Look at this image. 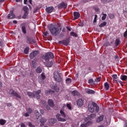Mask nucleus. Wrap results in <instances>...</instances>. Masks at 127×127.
<instances>
[{
    "instance_id": "6e6552de",
    "label": "nucleus",
    "mask_w": 127,
    "mask_h": 127,
    "mask_svg": "<svg viewBox=\"0 0 127 127\" xmlns=\"http://www.w3.org/2000/svg\"><path fill=\"white\" fill-rule=\"evenodd\" d=\"M45 79H46V76H45V74H44V73L43 72L41 74V76L39 77L38 80H39V83H40L41 84L43 83Z\"/></svg>"
},
{
    "instance_id": "20e7f679",
    "label": "nucleus",
    "mask_w": 127,
    "mask_h": 127,
    "mask_svg": "<svg viewBox=\"0 0 127 127\" xmlns=\"http://www.w3.org/2000/svg\"><path fill=\"white\" fill-rule=\"evenodd\" d=\"M9 94L11 95V96L16 97V98H17L18 99H21V96H20V94H18L13 89H10L9 90Z\"/></svg>"
},
{
    "instance_id": "cd10ccee",
    "label": "nucleus",
    "mask_w": 127,
    "mask_h": 127,
    "mask_svg": "<svg viewBox=\"0 0 127 127\" xmlns=\"http://www.w3.org/2000/svg\"><path fill=\"white\" fill-rule=\"evenodd\" d=\"M87 125H92V122L89 121L87 123V124H82L80 125L81 127H86Z\"/></svg>"
},
{
    "instance_id": "393cba45",
    "label": "nucleus",
    "mask_w": 127,
    "mask_h": 127,
    "mask_svg": "<svg viewBox=\"0 0 127 127\" xmlns=\"http://www.w3.org/2000/svg\"><path fill=\"white\" fill-rule=\"evenodd\" d=\"M115 47H118L121 44V40L120 39H116L115 40Z\"/></svg>"
},
{
    "instance_id": "864d4df0",
    "label": "nucleus",
    "mask_w": 127,
    "mask_h": 127,
    "mask_svg": "<svg viewBox=\"0 0 127 127\" xmlns=\"http://www.w3.org/2000/svg\"><path fill=\"white\" fill-rule=\"evenodd\" d=\"M115 60H119V56L118 55H116L114 57Z\"/></svg>"
},
{
    "instance_id": "9d476101",
    "label": "nucleus",
    "mask_w": 127,
    "mask_h": 127,
    "mask_svg": "<svg viewBox=\"0 0 127 127\" xmlns=\"http://www.w3.org/2000/svg\"><path fill=\"white\" fill-rule=\"evenodd\" d=\"M39 52L38 51H33L29 55L30 58L31 59H33L34 57L37 56Z\"/></svg>"
},
{
    "instance_id": "ea45409f",
    "label": "nucleus",
    "mask_w": 127,
    "mask_h": 127,
    "mask_svg": "<svg viewBox=\"0 0 127 127\" xmlns=\"http://www.w3.org/2000/svg\"><path fill=\"white\" fill-rule=\"evenodd\" d=\"M40 122H42L43 123H46V122H47V119H45L44 117H43L41 119Z\"/></svg>"
},
{
    "instance_id": "4d7b16f0",
    "label": "nucleus",
    "mask_w": 127,
    "mask_h": 127,
    "mask_svg": "<svg viewBox=\"0 0 127 127\" xmlns=\"http://www.w3.org/2000/svg\"><path fill=\"white\" fill-rule=\"evenodd\" d=\"M27 1H28V0H24V4H27Z\"/></svg>"
},
{
    "instance_id": "49530a36",
    "label": "nucleus",
    "mask_w": 127,
    "mask_h": 127,
    "mask_svg": "<svg viewBox=\"0 0 127 127\" xmlns=\"http://www.w3.org/2000/svg\"><path fill=\"white\" fill-rule=\"evenodd\" d=\"M45 93L46 95H49V94H50V93H51V90H50V89L47 90L45 92Z\"/></svg>"
},
{
    "instance_id": "a19ab883",
    "label": "nucleus",
    "mask_w": 127,
    "mask_h": 127,
    "mask_svg": "<svg viewBox=\"0 0 127 127\" xmlns=\"http://www.w3.org/2000/svg\"><path fill=\"white\" fill-rule=\"evenodd\" d=\"M32 65L33 68H35V67H36V62H35L34 61H32Z\"/></svg>"
},
{
    "instance_id": "0eeeda50",
    "label": "nucleus",
    "mask_w": 127,
    "mask_h": 127,
    "mask_svg": "<svg viewBox=\"0 0 127 127\" xmlns=\"http://www.w3.org/2000/svg\"><path fill=\"white\" fill-rule=\"evenodd\" d=\"M40 94H41V90L34 91V98L36 99H40Z\"/></svg>"
},
{
    "instance_id": "72a5a7b5",
    "label": "nucleus",
    "mask_w": 127,
    "mask_h": 127,
    "mask_svg": "<svg viewBox=\"0 0 127 127\" xmlns=\"http://www.w3.org/2000/svg\"><path fill=\"white\" fill-rule=\"evenodd\" d=\"M65 82L66 84H70V83L72 82V79L70 78H67L65 79Z\"/></svg>"
},
{
    "instance_id": "0e129e2a",
    "label": "nucleus",
    "mask_w": 127,
    "mask_h": 127,
    "mask_svg": "<svg viewBox=\"0 0 127 127\" xmlns=\"http://www.w3.org/2000/svg\"><path fill=\"white\" fill-rule=\"evenodd\" d=\"M37 10H38L37 8L34 9V10H33L34 13H35V12H37Z\"/></svg>"
},
{
    "instance_id": "a878e982",
    "label": "nucleus",
    "mask_w": 127,
    "mask_h": 127,
    "mask_svg": "<svg viewBox=\"0 0 127 127\" xmlns=\"http://www.w3.org/2000/svg\"><path fill=\"white\" fill-rule=\"evenodd\" d=\"M27 95L30 97V98H34V91L33 92H31L30 91H28L27 92Z\"/></svg>"
},
{
    "instance_id": "4c0bfd02",
    "label": "nucleus",
    "mask_w": 127,
    "mask_h": 127,
    "mask_svg": "<svg viewBox=\"0 0 127 127\" xmlns=\"http://www.w3.org/2000/svg\"><path fill=\"white\" fill-rule=\"evenodd\" d=\"M103 16L102 17V20H105L107 18V14L102 13Z\"/></svg>"
},
{
    "instance_id": "6e6d98bb",
    "label": "nucleus",
    "mask_w": 127,
    "mask_h": 127,
    "mask_svg": "<svg viewBox=\"0 0 127 127\" xmlns=\"http://www.w3.org/2000/svg\"><path fill=\"white\" fill-rule=\"evenodd\" d=\"M40 112L41 113V114L42 115H44V110H42V109H41L40 110Z\"/></svg>"
},
{
    "instance_id": "f3484780",
    "label": "nucleus",
    "mask_w": 127,
    "mask_h": 127,
    "mask_svg": "<svg viewBox=\"0 0 127 127\" xmlns=\"http://www.w3.org/2000/svg\"><path fill=\"white\" fill-rule=\"evenodd\" d=\"M48 103L49 106H50L51 108H54L55 105L54 104V102L53 101V100H52V99H49Z\"/></svg>"
},
{
    "instance_id": "5fc2aeb1",
    "label": "nucleus",
    "mask_w": 127,
    "mask_h": 127,
    "mask_svg": "<svg viewBox=\"0 0 127 127\" xmlns=\"http://www.w3.org/2000/svg\"><path fill=\"white\" fill-rule=\"evenodd\" d=\"M40 123H41V124H40V127L43 126L44 125V124L45 123L42 122H41V121H40Z\"/></svg>"
},
{
    "instance_id": "1a4fd4ad",
    "label": "nucleus",
    "mask_w": 127,
    "mask_h": 127,
    "mask_svg": "<svg viewBox=\"0 0 127 127\" xmlns=\"http://www.w3.org/2000/svg\"><path fill=\"white\" fill-rule=\"evenodd\" d=\"M88 109L89 112L90 113H94L95 112V108L94 105H93V102L88 104Z\"/></svg>"
},
{
    "instance_id": "4be33fe9",
    "label": "nucleus",
    "mask_w": 127,
    "mask_h": 127,
    "mask_svg": "<svg viewBox=\"0 0 127 127\" xmlns=\"http://www.w3.org/2000/svg\"><path fill=\"white\" fill-rule=\"evenodd\" d=\"M21 25L22 26L21 29H22V33L24 34H26V33H27L26 27H25V25H23V24H21Z\"/></svg>"
},
{
    "instance_id": "473e14b6",
    "label": "nucleus",
    "mask_w": 127,
    "mask_h": 127,
    "mask_svg": "<svg viewBox=\"0 0 127 127\" xmlns=\"http://www.w3.org/2000/svg\"><path fill=\"white\" fill-rule=\"evenodd\" d=\"M36 73H41V72H42V69H41L40 67H38L36 69Z\"/></svg>"
},
{
    "instance_id": "de8ad7c7",
    "label": "nucleus",
    "mask_w": 127,
    "mask_h": 127,
    "mask_svg": "<svg viewBox=\"0 0 127 127\" xmlns=\"http://www.w3.org/2000/svg\"><path fill=\"white\" fill-rule=\"evenodd\" d=\"M32 39L30 38H28L27 40V43H29V44H30V43H31V40Z\"/></svg>"
},
{
    "instance_id": "2f4dec72",
    "label": "nucleus",
    "mask_w": 127,
    "mask_h": 127,
    "mask_svg": "<svg viewBox=\"0 0 127 127\" xmlns=\"http://www.w3.org/2000/svg\"><path fill=\"white\" fill-rule=\"evenodd\" d=\"M28 52H29V47H27L24 50V54H28Z\"/></svg>"
},
{
    "instance_id": "39448f33",
    "label": "nucleus",
    "mask_w": 127,
    "mask_h": 127,
    "mask_svg": "<svg viewBox=\"0 0 127 127\" xmlns=\"http://www.w3.org/2000/svg\"><path fill=\"white\" fill-rule=\"evenodd\" d=\"M54 78L56 82H61V77L58 71H55L54 73Z\"/></svg>"
},
{
    "instance_id": "8fccbe9b",
    "label": "nucleus",
    "mask_w": 127,
    "mask_h": 127,
    "mask_svg": "<svg viewBox=\"0 0 127 127\" xmlns=\"http://www.w3.org/2000/svg\"><path fill=\"white\" fill-rule=\"evenodd\" d=\"M112 77L113 78V79L114 80H116V79H117L118 78V75L117 74H113L112 75Z\"/></svg>"
},
{
    "instance_id": "f8f14e48",
    "label": "nucleus",
    "mask_w": 127,
    "mask_h": 127,
    "mask_svg": "<svg viewBox=\"0 0 127 127\" xmlns=\"http://www.w3.org/2000/svg\"><path fill=\"white\" fill-rule=\"evenodd\" d=\"M67 4L64 2H62L60 4L58 5V8L59 9H62V8H67Z\"/></svg>"
},
{
    "instance_id": "69168bd1",
    "label": "nucleus",
    "mask_w": 127,
    "mask_h": 127,
    "mask_svg": "<svg viewBox=\"0 0 127 127\" xmlns=\"http://www.w3.org/2000/svg\"><path fill=\"white\" fill-rule=\"evenodd\" d=\"M100 80H101V78H98L96 79V82H100Z\"/></svg>"
},
{
    "instance_id": "79ce46f5",
    "label": "nucleus",
    "mask_w": 127,
    "mask_h": 127,
    "mask_svg": "<svg viewBox=\"0 0 127 127\" xmlns=\"http://www.w3.org/2000/svg\"><path fill=\"white\" fill-rule=\"evenodd\" d=\"M70 35H71V36H74V37H77V34L74 32H70Z\"/></svg>"
},
{
    "instance_id": "bb28decb",
    "label": "nucleus",
    "mask_w": 127,
    "mask_h": 127,
    "mask_svg": "<svg viewBox=\"0 0 127 127\" xmlns=\"http://www.w3.org/2000/svg\"><path fill=\"white\" fill-rule=\"evenodd\" d=\"M104 87L106 91H109L110 89V84H109V83L106 82L104 83Z\"/></svg>"
},
{
    "instance_id": "37998d69",
    "label": "nucleus",
    "mask_w": 127,
    "mask_h": 127,
    "mask_svg": "<svg viewBox=\"0 0 127 127\" xmlns=\"http://www.w3.org/2000/svg\"><path fill=\"white\" fill-rule=\"evenodd\" d=\"M24 12L28 11V7L24 6L23 8Z\"/></svg>"
},
{
    "instance_id": "680f3d73",
    "label": "nucleus",
    "mask_w": 127,
    "mask_h": 127,
    "mask_svg": "<svg viewBox=\"0 0 127 127\" xmlns=\"http://www.w3.org/2000/svg\"><path fill=\"white\" fill-rule=\"evenodd\" d=\"M110 17H111L112 18H114V17H115V16L114 15V14H111L110 15Z\"/></svg>"
},
{
    "instance_id": "f257e3e1",
    "label": "nucleus",
    "mask_w": 127,
    "mask_h": 127,
    "mask_svg": "<svg viewBox=\"0 0 127 127\" xmlns=\"http://www.w3.org/2000/svg\"><path fill=\"white\" fill-rule=\"evenodd\" d=\"M48 29L54 36H57L59 34V28L55 24H51L48 27Z\"/></svg>"
},
{
    "instance_id": "423d86ee",
    "label": "nucleus",
    "mask_w": 127,
    "mask_h": 127,
    "mask_svg": "<svg viewBox=\"0 0 127 127\" xmlns=\"http://www.w3.org/2000/svg\"><path fill=\"white\" fill-rule=\"evenodd\" d=\"M69 43H70L69 38H66L65 40L60 41L59 42V44H63V45H64L65 46H68Z\"/></svg>"
},
{
    "instance_id": "aec40b11",
    "label": "nucleus",
    "mask_w": 127,
    "mask_h": 127,
    "mask_svg": "<svg viewBox=\"0 0 127 127\" xmlns=\"http://www.w3.org/2000/svg\"><path fill=\"white\" fill-rule=\"evenodd\" d=\"M56 122H57V120L56 119H51L49 121V123L51 126L54 125V124H56Z\"/></svg>"
},
{
    "instance_id": "f704fd0d",
    "label": "nucleus",
    "mask_w": 127,
    "mask_h": 127,
    "mask_svg": "<svg viewBox=\"0 0 127 127\" xmlns=\"http://www.w3.org/2000/svg\"><path fill=\"white\" fill-rule=\"evenodd\" d=\"M106 25H107V22H103L99 25V27H104V26H106Z\"/></svg>"
},
{
    "instance_id": "b1692460",
    "label": "nucleus",
    "mask_w": 127,
    "mask_h": 127,
    "mask_svg": "<svg viewBox=\"0 0 127 127\" xmlns=\"http://www.w3.org/2000/svg\"><path fill=\"white\" fill-rule=\"evenodd\" d=\"M72 95H73L74 96H77V97H79L80 93L77 91V90H74L72 92Z\"/></svg>"
},
{
    "instance_id": "dca6fc26",
    "label": "nucleus",
    "mask_w": 127,
    "mask_h": 127,
    "mask_svg": "<svg viewBox=\"0 0 127 127\" xmlns=\"http://www.w3.org/2000/svg\"><path fill=\"white\" fill-rule=\"evenodd\" d=\"M85 91L86 92V93H87V94H95V93H96V92L92 89H90L89 88H86L85 89Z\"/></svg>"
},
{
    "instance_id": "7c9ffc66",
    "label": "nucleus",
    "mask_w": 127,
    "mask_h": 127,
    "mask_svg": "<svg viewBox=\"0 0 127 127\" xmlns=\"http://www.w3.org/2000/svg\"><path fill=\"white\" fill-rule=\"evenodd\" d=\"M5 123H6V121L2 119H0V125L1 126H4V125H5Z\"/></svg>"
},
{
    "instance_id": "4468645a",
    "label": "nucleus",
    "mask_w": 127,
    "mask_h": 127,
    "mask_svg": "<svg viewBox=\"0 0 127 127\" xmlns=\"http://www.w3.org/2000/svg\"><path fill=\"white\" fill-rule=\"evenodd\" d=\"M76 105L78 107H83V105H84V101H83V99H79L77 100L76 101Z\"/></svg>"
},
{
    "instance_id": "338daca9",
    "label": "nucleus",
    "mask_w": 127,
    "mask_h": 127,
    "mask_svg": "<svg viewBox=\"0 0 127 127\" xmlns=\"http://www.w3.org/2000/svg\"><path fill=\"white\" fill-rule=\"evenodd\" d=\"M93 22H94V23L97 22V18H94Z\"/></svg>"
},
{
    "instance_id": "bf43d9fd",
    "label": "nucleus",
    "mask_w": 127,
    "mask_h": 127,
    "mask_svg": "<svg viewBox=\"0 0 127 127\" xmlns=\"http://www.w3.org/2000/svg\"><path fill=\"white\" fill-rule=\"evenodd\" d=\"M21 127H25V125L23 123H21Z\"/></svg>"
},
{
    "instance_id": "a211bd4d",
    "label": "nucleus",
    "mask_w": 127,
    "mask_h": 127,
    "mask_svg": "<svg viewBox=\"0 0 127 127\" xmlns=\"http://www.w3.org/2000/svg\"><path fill=\"white\" fill-rule=\"evenodd\" d=\"M92 105L93 106H94V108H95L96 113H99V111H100V107L98 106V104L95 102H93Z\"/></svg>"
},
{
    "instance_id": "c03bdc74",
    "label": "nucleus",
    "mask_w": 127,
    "mask_h": 127,
    "mask_svg": "<svg viewBox=\"0 0 127 127\" xmlns=\"http://www.w3.org/2000/svg\"><path fill=\"white\" fill-rule=\"evenodd\" d=\"M104 46H105L106 47H107V46H111V44L109 42H106L104 44Z\"/></svg>"
},
{
    "instance_id": "9b49d317",
    "label": "nucleus",
    "mask_w": 127,
    "mask_h": 127,
    "mask_svg": "<svg viewBox=\"0 0 127 127\" xmlns=\"http://www.w3.org/2000/svg\"><path fill=\"white\" fill-rule=\"evenodd\" d=\"M27 113H25L24 114V116L27 117H29L30 115L32 114V112H33V110L31 109V108H29L26 110Z\"/></svg>"
},
{
    "instance_id": "3c124183",
    "label": "nucleus",
    "mask_w": 127,
    "mask_h": 127,
    "mask_svg": "<svg viewBox=\"0 0 127 127\" xmlns=\"http://www.w3.org/2000/svg\"><path fill=\"white\" fill-rule=\"evenodd\" d=\"M44 35H45V36H48V32L46 31L45 32L43 33Z\"/></svg>"
},
{
    "instance_id": "6ab92c4d",
    "label": "nucleus",
    "mask_w": 127,
    "mask_h": 127,
    "mask_svg": "<svg viewBox=\"0 0 127 127\" xmlns=\"http://www.w3.org/2000/svg\"><path fill=\"white\" fill-rule=\"evenodd\" d=\"M73 16H74V20H76L80 17V13L79 12H74Z\"/></svg>"
},
{
    "instance_id": "774afa93",
    "label": "nucleus",
    "mask_w": 127,
    "mask_h": 127,
    "mask_svg": "<svg viewBox=\"0 0 127 127\" xmlns=\"http://www.w3.org/2000/svg\"><path fill=\"white\" fill-rule=\"evenodd\" d=\"M31 43H35V40L32 39L31 40Z\"/></svg>"
},
{
    "instance_id": "58836bf2",
    "label": "nucleus",
    "mask_w": 127,
    "mask_h": 127,
    "mask_svg": "<svg viewBox=\"0 0 127 127\" xmlns=\"http://www.w3.org/2000/svg\"><path fill=\"white\" fill-rule=\"evenodd\" d=\"M27 15H28V11L24 12L22 18H26V17L27 16Z\"/></svg>"
},
{
    "instance_id": "c9c22d12",
    "label": "nucleus",
    "mask_w": 127,
    "mask_h": 127,
    "mask_svg": "<svg viewBox=\"0 0 127 127\" xmlns=\"http://www.w3.org/2000/svg\"><path fill=\"white\" fill-rule=\"evenodd\" d=\"M66 107L67 109H68V110H69L70 111H72V107H71V104H66Z\"/></svg>"
},
{
    "instance_id": "c85d7f7f",
    "label": "nucleus",
    "mask_w": 127,
    "mask_h": 127,
    "mask_svg": "<svg viewBox=\"0 0 127 127\" xmlns=\"http://www.w3.org/2000/svg\"><path fill=\"white\" fill-rule=\"evenodd\" d=\"M88 119H90V120H92L93 119H95L96 118V114H90L88 116Z\"/></svg>"
},
{
    "instance_id": "f03ea898",
    "label": "nucleus",
    "mask_w": 127,
    "mask_h": 127,
    "mask_svg": "<svg viewBox=\"0 0 127 127\" xmlns=\"http://www.w3.org/2000/svg\"><path fill=\"white\" fill-rule=\"evenodd\" d=\"M60 114H60H57L56 115V118L58 121L59 122H66V119L61 118V116L63 118H66V114H65L64 111L60 110Z\"/></svg>"
},
{
    "instance_id": "5701e85b",
    "label": "nucleus",
    "mask_w": 127,
    "mask_h": 127,
    "mask_svg": "<svg viewBox=\"0 0 127 127\" xmlns=\"http://www.w3.org/2000/svg\"><path fill=\"white\" fill-rule=\"evenodd\" d=\"M45 65L46 66V67H52L53 65V62L51 61L50 62H48L47 63H44Z\"/></svg>"
},
{
    "instance_id": "e433bc0d",
    "label": "nucleus",
    "mask_w": 127,
    "mask_h": 127,
    "mask_svg": "<svg viewBox=\"0 0 127 127\" xmlns=\"http://www.w3.org/2000/svg\"><path fill=\"white\" fill-rule=\"evenodd\" d=\"M44 106H45V109L47 110L48 111H49L50 110V107L47 105H46V103H44Z\"/></svg>"
},
{
    "instance_id": "a18cd8bd",
    "label": "nucleus",
    "mask_w": 127,
    "mask_h": 127,
    "mask_svg": "<svg viewBox=\"0 0 127 127\" xmlns=\"http://www.w3.org/2000/svg\"><path fill=\"white\" fill-rule=\"evenodd\" d=\"M28 126L29 127H35V125H32V123L31 122H29L28 123Z\"/></svg>"
},
{
    "instance_id": "412c9836",
    "label": "nucleus",
    "mask_w": 127,
    "mask_h": 127,
    "mask_svg": "<svg viewBox=\"0 0 127 127\" xmlns=\"http://www.w3.org/2000/svg\"><path fill=\"white\" fill-rule=\"evenodd\" d=\"M104 120V115H102L96 119L97 123H101Z\"/></svg>"
},
{
    "instance_id": "2eb2a0df",
    "label": "nucleus",
    "mask_w": 127,
    "mask_h": 127,
    "mask_svg": "<svg viewBox=\"0 0 127 127\" xmlns=\"http://www.w3.org/2000/svg\"><path fill=\"white\" fill-rule=\"evenodd\" d=\"M55 8H54V7L53 6H50L47 7L46 8V11L47 12V13H51V12H53V10H54Z\"/></svg>"
},
{
    "instance_id": "09e8293b",
    "label": "nucleus",
    "mask_w": 127,
    "mask_h": 127,
    "mask_svg": "<svg viewBox=\"0 0 127 127\" xmlns=\"http://www.w3.org/2000/svg\"><path fill=\"white\" fill-rule=\"evenodd\" d=\"M89 84H93L94 83V79H90L88 80Z\"/></svg>"
},
{
    "instance_id": "603ef678",
    "label": "nucleus",
    "mask_w": 127,
    "mask_h": 127,
    "mask_svg": "<svg viewBox=\"0 0 127 127\" xmlns=\"http://www.w3.org/2000/svg\"><path fill=\"white\" fill-rule=\"evenodd\" d=\"M124 37H127V30L124 33Z\"/></svg>"
},
{
    "instance_id": "ddd939ff",
    "label": "nucleus",
    "mask_w": 127,
    "mask_h": 127,
    "mask_svg": "<svg viewBox=\"0 0 127 127\" xmlns=\"http://www.w3.org/2000/svg\"><path fill=\"white\" fill-rule=\"evenodd\" d=\"M8 19H12V18H15V15L13 13V10H10L9 14L7 15Z\"/></svg>"
},
{
    "instance_id": "13d9d810",
    "label": "nucleus",
    "mask_w": 127,
    "mask_h": 127,
    "mask_svg": "<svg viewBox=\"0 0 127 127\" xmlns=\"http://www.w3.org/2000/svg\"><path fill=\"white\" fill-rule=\"evenodd\" d=\"M94 9H95V11H97V12L99 11V8H98V7H95V8H94Z\"/></svg>"
},
{
    "instance_id": "7ed1b4c3",
    "label": "nucleus",
    "mask_w": 127,
    "mask_h": 127,
    "mask_svg": "<svg viewBox=\"0 0 127 127\" xmlns=\"http://www.w3.org/2000/svg\"><path fill=\"white\" fill-rule=\"evenodd\" d=\"M54 58V54L51 52L47 53L45 56H43V59H44L46 62H49V60Z\"/></svg>"
},
{
    "instance_id": "052dcab7",
    "label": "nucleus",
    "mask_w": 127,
    "mask_h": 127,
    "mask_svg": "<svg viewBox=\"0 0 127 127\" xmlns=\"http://www.w3.org/2000/svg\"><path fill=\"white\" fill-rule=\"evenodd\" d=\"M63 32H66V28L65 27H64L62 30Z\"/></svg>"
},
{
    "instance_id": "c756f323",
    "label": "nucleus",
    "mask_w": 127,
    "mask_h": 127,
    "mask_svg": "<svg viewBox=\"0 0 127 127\" xmlns=\"http://www.w3.org/2000/svg\"><path fill=\"white\" fill-rule=\"evenodd\" d=\"M120 79H121L122 81H127V76L126 75H122L121 76Z\"/></svg>"
},
{
    "instance_id": "e2e57ef3",
    "label": "nucleus",
    "mask_w": 127,
    "mask_h": 127,
    "mask_svg": "<svg viewBox=\"0 0 127 127\" xmlns=\"http://www.w3.org/2000/svg\"><path fill=\"white\" fill-rule=\"evenodd\" d=\"M7 107H11V103H7Z\"/></svg>"
}]
</instances>
